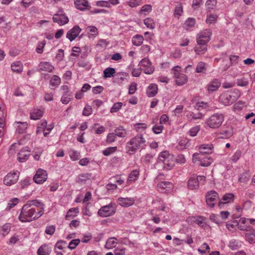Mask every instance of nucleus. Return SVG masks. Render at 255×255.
<instances>
[{"label":"nucleus","instance_id":"28","mask_svg":"<svg viewBox=\"0 0 255 255\" xmlns=\"http://www.w3.org/2000/svg\"><path fill=\"white\" fill-rule=\"evenodd\" d=\"M16 130L18 133L24 132L27 128V124L26 122H15L14 124Z\"/></svg>","mask_w":255,"mask_h":255},{"label":"nucleus","instance_id":"9","mask_svg":"<svg viewBox=\"0 0 255 255\" xmlns=\"http://www.w3.org/2000/svg\"><path fill=\"white\" fill-rule=\"evenodd\" d=\"M173 184L169 181L160 182L156 186L157 190L162 193H170L173 191Z\"/></svg>","mask_w":255,"mask_h":255},{"label":"nucleus","instance_id":"53","mask_svg":"<svg viewBox=\"0 0 255 255\" xmlns=\"http://www.w3.org/2000/svg\"><path fill=\"white\" fill-rule=\"evenodd\" d=\"M128 5L130 7H135L142 4V0H129L128 1Z\"/></svg>","mask_w":255,"mask_h":255},{"label":"nucleus","instance_id":"22","mask_svg":"<svg viewBox=\"0 0 255 255\" xmlns=\"http://www.w3.org/2000/svg\"><path fill=\"white\" fill-rule=\"evenodd\" d=\"M213 146L212 144H204L199 146V153L202 155L204 154H209L212 153Z\"/></svg>","mask_w":255,"mask_h":255},{"label":"nucleus","instance_id":"2","mask_svg":"<svg viewBox=\"0 0 255 255\" xmlns=\"http://www.w3.org/2000/svg\"><path fill=\"white\" fill-rule=\"evenodd\" d=\"M146 142L142 134H137L127 143L126 148L129 154L134 153L138 148H143Z\"/></svg>","mask_w":255,"mask_h":255},{"label":"nucleus","instance_id":"7","mask_svg":"<svg viewBox=\"0 0 255 255\" xmlns=\"http://www.w3.org/2000/svg\"><path fill=\"white\" fill-rule=\"evenodd\" d=\"M212 35V31L211 29H204L197 35V43L198 44H207L210 40Z\"/></svg>","mask_w":255,"mask_h":255},{"label":"nucleus","instance_id":"33","mask_svg":"<svg viewBox=\"0 0 255 255\" xmlns=\"http://www.w3.org/2000/svg\"><path fill=\"white\" fill-rule=\"evenodd\" d=\"M139 175V173L138 170H134L132 171L128 175L127 183L128 184H130L131 182H134L136 181L138 178Z\"/></svg>","mask_w":255,"mask_h":255},{"label":"nucleus","instance_id":"61","mask_svg":"<svg viewBox=\"0 0 255 255\" xmlns=\"http://www.w3.org/2000/svg\"><path fill=\"white\" fill-rule=\"evenodd\" d=\"M189 143L187 141V139H185L183 140H180L178 144V148L179 149H183L184 148H186L187 147L189 146Z\"/></svg>","mask_w":255,"mask_h":255},{"label":"nucleus","instance_id":"63","mask_svg":"<svg viewBox=\"0 0 255 255\" xmlns=\"http://www.w3.org/2000/svg\"><path fill=\"white\" fill-rule=\"evenodd\" d=\"M80 242V240L79 239L73 240L69 243L68 247L71 250H73L76 248Z\"/></svg>","mask_w":255,"mask_h":255},{"label":"nucleus","instance_id":"30","mask_svg":"<svg viewBox=\"0 0 255 255\" xmlns=\"http://www.w3.org/2000/svg\"><path fill=\"white\" fill-rule=\"evenodd\" d=\"M246 240L250 244L255 243V230L252 229L245 234Z\"/></svg>","mask_w":255,"mask_h":255},{"label":"nucleus","instance_id":"52","mask_svg":"<svg viewBox=\"0 0 255 255\" xmlns=\"http://www.w3.org/2000/svg\"><path fill=\"white\" fill-rule=\"evenodd\" d=\"M46 42L44 40L38 42L35 49L36 52L39 54H41L43 51V48Z\"/></svg>","mask_w":255,"mask_h":255},{"label":"nucleus","instance_id":"37","mask_svg":"<svg viewBox=\"0 0 255 255\" xmlns=\"http://www.w3.org/2000/svg\"><path fill=\"white\" fill-rule=\"evenodd\" d=\"M117 243V239L116 238H110L107 240L105 248L107 249H113L116 246Z\"/></svg>","mask_w":255,"mask_h":255},{"label":"nucleus","instance_id":"48","mask_svg":"<svg viewBox=\"0 0 255 255\" xmlns=\"http://www.w3.org/2000/svg\"><path fill=\"white\" fill-rule=\"evenodd\" d=\"M203 116L204 115L200 112L197 114L194 113L193 112H190L187 115V117L189 119H192L194 120L202 119L203 118Z\"/></svg>","mask_w":255,"mask_h":255},{"label":"nucleus","instance_id":"31","mask_svg":"<svg viewBox=\"0 0 255 255\" xmlns=\"http://www.w3.org/2000/svg\"><path fill=\"white\" fill-rule=\"evenodd\" d=\"M39 67L40 70L49 72H52L54 69V67L49 62H40Z\"/></svg>","mask_w":255,"mask_h":255},{"label":"nucleus","instance_id":"42","mask_svg":"<svg viewBox=\"0 0 255 255\" xmlns=\"http://www.w3.org/2000/svg\"><path fill=\"white\" fill-rule=\"evenodd\" d=\"M152 10V6L150 4H147L143 5L140 10L139 11V14L146 15L150 12Z\"/></svg>","mask_w":255,"mask_h":255},{"label":"nucleus","instance_id":"39","mask_svg":"<svg viewBox=\"0 0 255 255\" xmlns=\"http://www.w3.org/2000/svg\"><path fill=\"white\" fill-rule=\"evenodd\" d=\"M143 37L141 35L137 34L132 38V42L134 45L139 46L142 44Z\"/></svg>","mask_w":255,"mask_h":255},{"label":"nucleus","instance_id":"38","mask_svg":"<svg viewBox=\"0 0 255 255\" xmlns=\"http://www.w3.org/2000/svg\"><path fill=\"white\" fill-rule=\"evenodd\" d=\"M199 184L198 179H195V177L190 178L188 181V186L190 189H196L198 187Z\"/></svg>","mask_w":255,"mask_h":255},{"label":"nucleus","instance_id":"20","mask_svg":"<svg viewBox=\"0 0 255 255\" xmlns=\"http://www.w3.org/2000/svg\"><path fill=\"white\" fill-rule=\"evenodd\" d=\"M221 82L217 79H214L207 85V90L209 93H212L218 90L221 86Z\"/></svg>","mask_w":255,"mask_h":255},{"label":"nucleus","instance_id":"50","mask_svg":"<svg viewBox=\"0 0 255 255\" xmlns=\"http://www.w3.org/2000/svg\"><path fill=\"white\" fill-rule=\"evenodd\" d=\"M61 83V79L57 75H54L51 78L50 83L52 86H58Z\"/></svg>","mask_w":255,"mask_h":255},{"label":"nucleus","instance_id":"3","mask_svg":"<svg viewBox=\"0 0 255 255\" xmlns=\"http://www.w3.org/2000/svg\"><path fill=\"white\" fill-rule=\"evenodd\" d=\"M175 159L174 156L170 154L167 151L160 153L158 157V162L163 164V167L166 170L171 169L175 165Z\"/></svg>","mask_w":255,"mask_h":255},{"label":"nucleus","instance_id":"10","mask_svg":"<svg viewBox=\"0 0 255 255\" xmlns=\"http://www.w3.org/2000/svg\"><path fill=\"white\" fill-rule=\"evenodd\" d=\"M218 200V194L216 191L211 190L207 193L206 202L210 208H213Z\"/></svg>","mask_w":255,"mask_h":255},{"label":"nucleus","instance_id":"35","mask_svg":"<svg viewBox=\"0 0 255 255\" xmlns=\"http://www.w3.org/2000/svg\"><path fill=\"white\" fill-rule=\"evenodd\" d=\"M192 220L193 222L200 227H204L206 225V223L205 221V218L203 216L193 217Z\"/></svg>","mask_w":255,"mask_h":255},{"label":"nucleus","instance_id":"21","mask_svg":"<svg viewBox=\"0 0 255 255\" xmlns=\"http://www.w3.org/2000/svg\"><path fill=\"white\" fill-rule=\"evenodd\" d=\"M75 4L76 8L81 10L89 9L91 7L87 0H76Z\"/></svg>","mask_w":255,"mask_h":255},{"label":"nucleus","instance_id":"12","mask_svg":"<svg viewBox=\"0 0 255 255\" xmlns=\"http://www.w3.org/2000/svg\"><path fill=\"white\" fill-rule=\"evenodd\" d=\"M47 178V174L46 170L38 169L33 177L34 181L38 184H41L45 182Z\"/></svg>","mask_w":255,"mask_h":255},{"label":"nucleus","instance_id":"19","mask_svg":"<svg viewBox=\"0 0 255 255\" xmlns=\"http://www.w3.org/2000/svg\"><path fill=\"white\" fill-rule=\"evenodd\" d=\"M232 96L228 92H226L222 94L219 97V101L222 104L225 106L231 105L233 102L232 100Z\"/></svg>","mask_w":255,"mask_h":255},{"label":"nucleus","instance_id":"15","mask_svg":"<svg viewBox=\"0 0 255 255\" xmlns=\"http://www.w3.org/2000/svg\"><path fill=\"white\" fill-rule=\"evenodd\" d=\"M30 151L27 147L21 148L17 154V159L20 162H24L27 160L30 155Z\"/></svg>","mask_w":255,"mask_h":255},{"label":"nucleus","instance_id":"54","mask_svg":"<svg viewBox=\"0 0 255 255\" xmlns=\"http://www.w3.org/2000/svg\"><path fill=\"white\" fill-rule=\"evenodd\" d=\"M134 127L137 131L140 132L144 130L146 128L147 126L145 123H141L135 124Z\"/></svg>","mask_w":255,"mask_h":255},{"label":"nucleus","instance_id":"1","mask_svg":"<svg viewBox=\"0 0 255 255\" xmlns=\"http://www.w3.org/2000/svg\"><path fill=\"white\" fill-rule=\"evenodd\" d=\"M43 204L37 200L28 201L21 210L19 220L22 222L36 220L43 214Z\"/></svg>","mask_w":255,"mask_h":255},{"label":"nucleus","instance_id":"13","mask_svg":"<svg viewBox=\"0 0 255 255\" xmlns=\"http://www.w3.org/2000/svg\"><path fill=\"white\" fill-rule=\"evenodd\" d=\"M193 160H199L200 161V165L202 166H208L213 162V159L210 157H203L200 153H195L193 154Z\"/></svg>","mask_w":255,"mask_h":255},{"label":"nucleus","instance_id":"23","mask_svg":"<svg viewBox=\"0 0 255 255\" xmlns=\"http://www.w3.org/2000/svg\"><path fill=\"white\" fill-rule=\"evenodd\" d=\"M238 228L241 231L247 232L253 229L248 223V220H246V218H241L240 220L238 225Z\"/></svg>","mask_w":255,"mask_h":255},{"label":"nucleus","instance_id":"32","mask_svg":"<svg viewBox=\"0 0 255 255\" xmlns=\"http://www.w3.org/2000/svg\"><path fill=\"white\" fill-rule=\"evenodd\" d=\"M11 68L13 72L19 73L22 71L23 64L20 61H16L11 64Z\"/></svg>","mask_w":255,"mask_h":255},{"label":"nucleus","instance_id":"11","mask_svg":"<svg viewBox=\"0 0 255 255\" xmlns=\"http://www.w3.org/2000/svg\"><path fill=\"white\" fill-rule=\"evenodd\" d=\"M19 172L13 171L8 173L4 178L3 183L6 186H10L15 184L19 178Z\"/></svg>","mask_w":255,"mask_h":255},{"label":"nucleus","instance_id":"57","mask_svg":"<svg viewBox=\"0 0 255 255\" xmlns=\"http://www.w3.org/2000/svg\"><path fill=\"white\" fill-rule=\"evenodd\" d=\"M19 202V199L17 198H13L9 200L6 209H10L16 205Z\"/></svg>","mask_w":255,"mask_h":255},{"label":"nucleus","instance_id":"6","mask_svg":"<svg viewBox=\"0 0 255 255\" xmlns=\"http://www.w3.org/2000/svg\"><path fill=\"white\" fill-rule=\"evenodd\" d=\"M116 210V206L114 203H110L108 205L102 207L98 211V215L102 217H107L113 215Z\"/></svg>","mask_w":255,"mask_h":255},{"label":"nucleus","instance_id":"4","mask_svg":"<svg viewBox=\"0 0 255 255\" xmlns=\"http://www.w3.org/2000/svg\"><path fill=\"white\" fill-rule=\"evenodd\" d=\"M224 121V116L222 114H215L212 115L206 121L207 125L212 128L220 127Z\"/></svg>","mask_w":255,"mask_h":255},{"label":"nucleus","instance_id":"26","mask_svg":"<svg viewBox=\"0 0 255 255\" xmlns=\"http://www.w3.org/2000/svg\"><path fill=\"white\" fill-rule=\"evenodd\" d=\"M228 246L232 250H237L242 246V242L233 239L230 240Z\"/></svg>","mask_w":255,"mask_h":255},{"label":"nucleus","instance_id":"18","mask_svg":"<svg viewBox=\"0 0 255 255\" xmlns=\"http://www.w3.org/2000/svg\"><path fill=\"white\" fill-rule=\"evenodd\" d=\"M234 133L233 128L231 126L224 127L220 132V137L228 138L231 137Z\"/></svg>","mask_w":255,"mask_h":255},{"label":"nucleus","instance_id":"60","mask_svg":"<svg viewBox=\"0 0 255 255\" xmlns=\"http://www.w3.org/2000/svg\"><path fill=\"white\" fill-rule=\"evenodd\" d=\"M200 127L198 126L192 128L188 131V133L191 136H195L197 135L200 130Z\"/></svg>","mask_w":255,"mask_h":255},{"label":"nucleus","instance_id":"34","mask_svg":"<svg viewBox=\"0 0 255 255\" xmlns=\"http://www.w3.org/2000/svg\"><path fill=\"white\" fill-rule=\"evenodd\" d=\"M79 213V209L77 207L70 209L65 216L66 220H69V218H74L77 216Z\"/></svg>","mask_w":255,"mask_h":255},{"label":"nucleus","instance_id":"45","mask_svg":"<svg viewBox=\"0 0 255 255\" xmlns=\"http://www.w3.org/2000/svg\"><path fill=\"white\" fill-rule=\"evenodd\" d=\"M116 73V70L113 68L108 67L104 71V76L105 78H111Z\"/></svg>","mask_w":255,"mask_h":255},{"label":"nucleus","instance_id":"16","mask_svg":"<svg viewBox=\"0 0 255 255\" xmlns=\"http://www.w3.org/2000/svg\"><path fill=\"white\" fill-rule=\"evenodd\" d=\"M81 29L78 25L74 26L71 29L68 31L66 34V38L72 41L78 36Z\"/></svg>","mask_w":255,"mask_h":255},{"label":"nucleus","instance_id":"36","mask_svg":"<svg viewBox=\"0 0 255 255\" xmlns=\"http://www.w3.org/2000/svg\"><path fill=\"white\" fill-rule=\"evenodd\" d=\"M238 223L237 221L228 222L226 223V226L227 229L232 233H234L237 230Z\"/></svg>","mask_w":255,"mask_h":255},{"label":"nucleus","instance_id":"46","mask_svg":"<svg viewBox=\"0 0 255 255\" xmlns=\"http://www.w3.org/2000/svg\"><path fill=\"white\" fill-rule=\"evenodd\" d=\"M21 144L19 143H14L10 147L8 150V154L12 155L16 153V151L20 148Z\"/></svg>","mask_w":255,"mask_h":255},{"label":"nucleus","instance_id":"56","mask_svg":"<svg viewBox=\"0 0 255 255\" xmlns=\"http://www.w3.org/2000/svg\"><path fill=\"white\" fill-rule=\"evenodd\" d=\"M67 247V244L66 241H58L55 246V248L62 250L66 248Z\"/></svg>","mask_w":255,"mask_h":255},{"label":"nucleus","instance_id":"58","mask_svg":"<svg viewBox=\"0 0 255 255\" xmlns=\"http://www.w3.org/2000/svg\"><path fill=\"white\" fill-rule=\"evenodd\" d=\"M123 106V103L121 102H118L115 103L112 107L111 109L110 112L111 113H114L117 112L119 111L122 108Z\"/></svg>","mask_w":255,"mask_h":255},{"label":"nucleus","instance_id":"41","mask_svg":"<svg viewBox=\"0 0 255 255\" xmlns=\"http://www.w3.org/2000/svg\"><path fill=\"white\" fill-rule=\"evenodd\" d=\"M85 31L89 35L93 37H95L98 34V29L95 26H89L86 27Z\"/></svg>","mask_w":255,"mask_h":255},{"label":"nucleus","instance_id":"27","mask_svg":"<svg viewBox=\"0 0 255 255\" xmlns=\"http://www.w3.org/2000/svg\"><path fill=\"white\" fill-rule=\"evenodd\" d=\"M51 252V247L47 245H42L37 251L38 255H49Z\"/></svg>","mask_w":255,"mask_h":255},{"label":"nucleus","instance_id":"62","mask_svg":"<svg viewBox=\"0 0 255 255\" xmlns=\"http://www.w3.org/2000/svg\"><path fill=\"white\" fill-rule=\"evenodd\" d=\"M198 251L202 254H204L207 252H209L210 247L206 243L203 244L200 248L198 249Z\"/></svg>","mask_w":255,"mask_h":255},{"label":"nucleus","instance_id":"43","mask_svg":"<svg viewBox=\"0 0 255 255\" xmlns=\"http://www.w3.org/2000/svg\"><path fill=\"white\" fill-rule=\"evenodd\" d=\"M239 57L237 55H232L230 57V64L226 65L223 68V70H227L231 65L236 64L238 63Z\"/></svg>","mask_w":255,"mask_h":255},{"label":"nucleus","instance_id":"8","mask_svg":"<svg viewBox=\"0 0 255 255\" xmlns=\"http://www.w3.org/2000/svg\"><path fill=\"white\" fill-rule=\"evenodd\" d=\"M138 66L140 67L142 71L145 74L150 75L154 71V68L152 65L151 62L147 58L142 59L140 61Z\"/></svg>","mask_w":255,"mask_h":255},{"label":"nucleus","instance_id":"51","mask_svg":"<svg viewBox=\"0 0 255 255\" xmlns=\"http://www.w3.org/2000/svg\"><path fill=\"white\" fill-rule=\"evenodd\" d=\"M117 148L116 146L107 147L103 151V154L105 156H109L114 153L117 150Z\"/></svg>","mask_w":255,"mask_h":255},{"label":"nucleus","instance_id":"25","mask_svg":"<svg viewBox=\"0 0 255 255\" xmlns=\"http://www.w3.org/2000/svg\"><path fill=\"white\" fill-rule=\"evenodd\" d=\"M234 198L235 196L233 193H227L225 194L222 198V200L224 202L219 201L218 204L219 207L221 208L223 204L233 202Z\"/></svg>","mask_w":255,"mask_h":255},{"label":"nucleus","instance_id":"59","mask_svg":"<svg viewBox=\"0 0 255 255\" xmlns=\"http://www.w3.org/2000/svg\"><path fill=\"white\" fill-rule=\"evenodd\" d=\"M96 6L98 7L110 8L111 7L108 1L100 0L96 2Z\"/></svg>","mask_w":255,"mask_h":255},{"label":"nucleus","instance_id":"49","mask_svg":"<svg viewBox=\"0 0 255 255\" xmlns=\"http://www.w3.org/2000/svg\"><path fill=\"white\" fill-rule=\"evenodd\" d=\"M143 22L144 24L148 28L153 29L155 27V23L153 20L150 17L144 19Z\"/></svg>","mask_w":255,"mask_h":255},{"label":"nucleus","instance_id":"14","mask_svg":"<svg viewBox=\"0 0 255 255\" xmlns=\"http://www.w3.org/2000/svg\"><path fill=\"white\" fill-rule=\"evenodd\" d=\"M53 20L54 22L57 23L60 25H63L68 22L69 19L62 11H59L58 13L55 14L53 15Z\"/></svg>","mask_w":255,"mask_h":255},{"label":"nucleus","instance_id":"24","mask_svg":"<svg viewBox=\"0 0 255 255\" xmlns=\"http://www.w3.org/2000/svg\"><path fill=\"white\" fill-rule=\"evenodd\" d=\"M158 91V86L156 84L151 83L147 87L146 94L148 97H154Z\"/></svg>","mask_w":255,"mask_h":255},{"label":"nucleus","instance_id":"55","mask_svg":"<svg viewBox=\"0 0 255 255\" xmlns=\"http://www.w3.org/2000/svg\"><path fill=\"white\" fill-rule=\"evenodd\" d=\"M195 24V19L193 18L189 17L185 22L184 25L186 28L192 27Z\"/></svg>","mask_w":255,"mask_h":255},{"label":"nucleus","instance_id":"40","mask_svg":"<svg viewBox=\"0 0 255 255\" xmlns=\"http://www.w3.org/2000/svg\"><path fill=\"white\" fill-rule=\"evenodd\" d=\"M43 111L39 109L34 110L30 115V118L34 120L40 119L43 116Z\"/></svg>","mask_w":255,"mask_h":255},{"label":"nucleus","instance_id":"64","mask_svg":"<svg viewBox=\"0 0 255 255\" xmlns=\"http://www.w3.org/2000/svg\"><path fill=\"white\" fill-rule=\"evenodd\" d=\"M114 254L115 255H124L125 254V248L123 247H118L115 249Z\"/></svg>","mask_w":255,"mask_h":255},{"label":"nucleus","instance_id":"5","mask_svg":"<svg viewBox=\"0 0 255 255\" xmlns=\"http://www.w3.org/2000/svg\"><path fill=\"white\" fill-rule=\"evenodd\" d=\"M181 68L179 66H176L172 69L171 73L175 79V82L177 85L181 86L187 82V77L184 74L180 72Z\"/></svg>","mask_w":255,"mask_h":255},{"label":"nucleus","instance_id":"44","mask_svg":"<svg viewBox=\"0 0 255 255\" xmlns=\"http://www.w3.org/2000/svg\"><path fill=\"white\" fill-rule=\"evenodd\" d=\"M115 131L116 135L119 137H125L127 135V131L123 127L117 128Z\"/></svg>","mask_w":255,"mask_h":255},{"label":"nucleus","instance_id":"47","mask_svg":"<svg viewBox=\"0 0 255 255\" xmlns=\"http://www.w3.org/2000/svg\"><path fill=\"white\" fill-rule=\"evenodd\" d=\"M228 93L230 94V96H232V100L234 102L236 101L241 96L240 91L236 89H233L230 92H228Z\"/></svg>","mask_w":255,"mask_h":255},{"label":"nucleus","instance_id":"17","mask_svg":"<svg viewBox=\"0 0 255 255\" xmlns=\"http://www.w3.org/2000/svg\"><path fill=\"white\" fill-rule=\"evenodd\" d=\"M135 202V199L134 198H124L119 197L117 199V203L122 207H128L132 206Z\"/></svg>","mask_w":255,"mask_h":255},{"label":"nucleus","instance_id":"29","mask_svg":"<svg viewBox=\"0 0 255 255\" xmlns=\"http://www.w3.org/2000/svg\"><path fill=\"white\" fill-rule=\"evenodd\" d=\"M207 50V44H198L194 47V51L197 54H204Z\"/></svg>","mask_w":255,"mask_h":255}]
</instances>
